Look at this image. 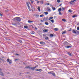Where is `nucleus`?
Instances as JSON below:
<instances>
[{
    "label": "nucleus",
    "instance_id": "nucleus-1",
    "mask_svg": "<svg viewBox=\"0 0 79 79\" xmlns=\"http://www.w3.org/2000/svg\"><path fill=\"white\" fill-rule=\"evenodd\" d=\"M21 18L20 17H17V21H19H19H21Z\"/></svg>",
    "mask_w": 79,
    "mask_h": 79
},
{
    "label": "nucleus",
    "instance_id": "nucleus-2",
    "mask_svg": "<svg viewBox=\"0 0 79 79\" xmlns=\"http://www.w3.org/2000/svg\"><path fill=\"white\" fill-rule=\"evenodd\" d=\"M7 62H9V64H11V60H10L9 59H7Z\"/></svg>",
    "mask_w": 79,
    "mask_h": 79
},
{
    "label": "nucleus",
    "instance_id": "nucleus-3",
    "mask_svg": "<svg viewBox=\"0 0 79 79\" xmlns=\"http://www.w3.org/2000/svg\"><path fill=\"white\" fill-rule=\"evenodd\" d=\"M37 66H35V67H31V68H30V69H32V70L33 71H34V69H36V68H37Z\"/></svg>",
    "mask_w": 79,
    "mask_h": 79
},
{
    "label": "nucleus",
    "instance_id": "nucleus-4",
    "mask_svg": "<svg viewBox=\"0 0 79 79\" xmlns=\"http://www.w3.org/2000/svg\"><path fill=\"white\" fill-rule=\"evenodd\" d=\"M35 71H39L40 72H41L42 71V69H36Z\"/></svg>",
    "mask_w": 79,
    "mask_h": 79
},
{
    "label": "nucleus",
    "instance_id": "nucleus-5",
    "mask_svg": "<svg viewBox=\"0 0 79 79\" xmlns=\"http://www.w3.org/2000/svg\"><path fill=\"white\" fill-rule=\"evenodd\" d=\"M65 47L67 48H71L72 47L71 46H65Z\"/></svg>",
    "mask_w": 79,
    "mask_h": 79
},
{
    "label": "nucleus",
    "instance_id": "nucleus-6",
    "mask_svg": "<svg viewBox=\"0 0 79 79\" xmlns=\"http://www.w3.org/2000/svg\"><path fill=\"white\" fill-rule=\"evenodd\" d=\"M47 11H49L50 12V11H51V10H50V8H49V7H47Z\"/></svg>",
    "mask_w": 79,
    "mask_h": 79
},
{
    "label": "nucleus",
    "instance_id": "nucleus-7",
    "mask_svg": "<svg viewBox=\"0 0 79 79\" xmlns=\"http://www.w3.org/2000/svg\"><path fill=\"white\" fill-rule=\"evenodd\" d=\"M68 54L69 56H73V54L70 52H68Z\"/></svg>",
    "mask_w": 79,
    "mask_h": 79
},
{
    "label": "nucleus",
    "instance_id": "nucleus-8",
    "mask_svg": "<svg viewBox=\"0 0 79 79\" xmlns=\"http://www.w3.org/2000/svg\"><path fill=\"white\" fill-rule=\"evenodd\" d=\"M13 21H17V17H15L13 19Z\"/></svg>",
    "mask_w": 79,
    "mask_h": 79
},
{
    "label": "nucleus",
    "instance_id": "nucleus-9",
    "mask_svg": "<svg viewBox=\"0 0 79 79\" xmlns=\"http://www.w3.org/2000/svg\"><path fill=\"white\" fill-rule=\"evenodd\" d=\"M40 43L41 45H44V44H45V43L44 42H40Z\"/></svg>",
    "mask_w": 79,
    "mask_h": 79
},
{
    "label": "nucleus",
    "instance_id": "nucleus-10",
    "mask_svg": "<svg viewBox=\"0 0 79 79\" xmlns=\"http://www.w3.org/2000/svg\"><path fill=\"white\" fill-rule=\"evenodd\" d=\"M76 1V0H73V1H71V2H70V3L71 4V5H72V4H73V2H75V1Z\"/></svg>",
    "mask_w": 79,
    "mask_h": 79
},
{
    "label": "nucleus",
    "instance_id": "nucleus-11",
    "mask_svg": "<svg viewBox=\"0 0 79 79\" xmlns=\"http://www.w3.org/2000/svg\"><path fill=\"white\" fill-rule=\"evenodd\" d=\"M72 32L73 33H74V34H76V30H73L72 31Z\"/></svg>",
    "mask_w": 79,
    "mask_h": 79
},
{
    "label": "nucleus",
    "instance_id": "nucleus-12",
    "mask_svg": "<svg viewBox=\"0 0 79 79\" xmlns=\"http://www.w3.org/2000/svg\"><path fill=\"white\" fill-rule=\"evenodd\" d=\"M0 75H1V76H3L4 75H3V72L0 71Z\"/></svg>",
    "mask_w": 79,
    "mask_h": 79
},
{
    "label": "nucleus",
    "instance_id": "nucleus-13",
    "mask_svg": "<svg viewBox=\"0 0 79 79\" xmlns=\"http://www.w3.org/2000/svg\"><path fill=\"white\" fill-rule=\"evenodd\" d=\"M39 2H40V3L43 4L44 3V0H42V1H39Z\"/></svg>",
    "mask_w": 79,
    "mask_h": 79
},
{
    "label": "nucleus",
    "instance_id": "nucleus-14",
    "mask_svg": "<svg viewBox=\"0 0 79 79\" xmlns=\"http://www.w3.org/2000/svg\"><path fill=\"white\" fill-rule=\"evenodd\" d=\"M52 10H53V11H55V10H56V8H55V7L52 6Z\"/></svg>",
    "mask_w": 79,
    "mask_h": 79
},
{
    "label": "nucleus",
    "instance_id": "nucleus-15",
    "mask_svg": "<svg viewBox=\"0 0 79 79\" xmlns=\"http://www.w3.org/2000/svg\"><path fill=\"white\" fill-rule=\"evenodd\" d=\"M28 23H33V21L31 20H28Z\"/></svg>",
    "mask_w": 79,
    "mask_h": 79
},
{
    "label": "nucleus",
    "instance_id": "nucleus-16",
    "mask_svg": "<svg viewBox=\"0 0 79 79\" xmlns=\"http://www.w3.org/2000/svg\"><path fill=\"white\" fill-rule=\"evenodd\" d=\"M31 67L30 66H26L25 67V68H27L28 69H31Z\"/></svg>",
    "mask_w": 79,
    "mask_h": 79
},
{
    "label": "nucleus",
    "instance_id": "nucleus-17",
    "mask_svg": "<svg viewBox=\"0 0 79 79\" xmlns=\"http://www.w3.org/2000/svg\"><path fill=\"white\" fill-rule=\"evenodd\" d=\"M37 9L39 11H40V6H38Z\"/></svg>",
    "mask_w": 79,
    "mask_h": 79
},
{
    "label": "nucleus",
    "instance_id": "nucleus-18",
    "mask_svg": "<svg viewBox=\"0 0 79 79\" xmlns=\"http://www.w3.org/2000/svg\"><path fill=\"white\" fill-rule=\"evenodd\" d=\"M43 32H48V30H43Z\"/></svg>",
    "mask_w": 79,
    "mask_h": 79
},
{
    "label": "nucleus",
    "instance_id": "nucleus-19",
    "mask_svg": "<svg viewBox=\"0 0 79 79\" xmlns=\"http://www.w3.org/2000/svg\"><path fill=\"white\" fill-rule=\"evenodd\" d=\"M61 8H60L58 9V11L59 12H60L61 11Z\"/></svg>",
    "mask_w": 79,
    "mask_h": 79
},
{
    "label": "nucleus",
    "instance_id": "nucleus-20",
    "mask_svg": "<svg viewBox=\"0 0 79 79\" xmlns=\"http://www.w3.org/2000/svg\"><path fill=\"white\" fill-rule=\"evenodd\" d=\"M54 31H58V28H55L54 29Z\"/></svg>",
    "mask_w": 79,
    "mask_h": 79
},
{
    "label": "nucleus",
    "instance_id": "nucleus-21",
    "mask_svg": "<svg viewBox=\"0 0 79 79\" xmlns=\"http://www.w3.org/2000/svg\"><path fill=\"white\" fill-rule=\"evenodd\" d=\"M68 12H70V13H72V10H71V9H70L68 10Z\"/></svg>",
    "mask_w": 79,
    "mask_h": 79
},
{
    "label": "nucleus",
    "instance_id": "nucleus-22",
    "mask_svg": "<svg viewBox=\"0 0 79 79\" xmlns=\"http://www.w3.org/2000/svg\"><path fill=\"white\" fill-rule=\"evenodd\" d=\"M44 13L46 15H48V12H45Z\"/></svg>",
    "mask_w": 79,
    "mask_h": 79
},
{
    "label": "nucleus",
    "instance_id": "nucleus-23",
    "mask_svg": "<svg viewBox=\"0 0 79 79\" xmlns=\"http://www.w3.org/2000/svg\"><path fill=\"white\" fill-rule=\"evenodd\" d=\"M45 24H46V25H48V24H49L48 23V22H45Z\"/></svg>",
    "mask_w": 79,
    "mask_h": 79
},
{
    "label": "nucleus",
    "instance_id": "nucleus-24",
    "mask_svg": "<svg viewBox=\"0 0 79 79\" xmlns=\"http://www.w3.org/2000/svg\"><path fill=\"white\" fill-rule=\"evenodd\" d=\"M62 21H64V22H65V21H66V19H62Z\"/></svg>",
    "mask_w": 79,
    "mask_h": 79
},
{
    "label": "nucleus",
    "instance_id": "nucleus-25",
    "mask_svg": "<svg viewBox=\"0 0 79 79\" xmlns=\"http://www.w3.org/2000/svg\"><path fill=\"white\" fill-rule=\"evenodd\" d=\"M50 21L52 23H54V20L53 19H52L50 20Z\"/></svg>",
    "mask_w": 79,
    "mask_h": 79
},
{
    "label": "nucleus",
    "instance_id": "nucleus-26",
    "mask_svg": "<svg viewBox=\"0 0 79 79\" xmlns=\"http://www.w3.org/2000/svg\"><path fill=\"white\" fill-rule=\"evenodd\" d=\"M47 19H47V18H44L43 19V20H44V21H46Z\"/></svg>",
    "mask_w": 79,
    "mask_h": 79
},
{
    "label": "nucleus",
    "instance_id": "nucleus-27",
    "mask_svg": "<svg viewBox=\"0 0 79 79\" xmlns=\"http://www.w3.org/2000/svg\"><path fill=\"white\" fill-rule=\"evenodd\" d=\"M28 8L29 9V11H31V8H30V6H28Z\"/></svg>",
    "mask_w": 79,
    "mask_h": 79
},
{
    "label": "nucleus",
    "instance_id": "nucleus-28",
    "mask_svg": "<svg viewBox=\"0 0 79 79\" xmlns=\"http://www.w3.org/2000/svg\"><path fill=\"white\" fill-rule=\"evenodd\" d=\"M52 18H53L52 17H49V19H48L49 20H50L52 19Z\"/></svg>",
    "mask_w": 79,
    "mask_h": 79
},
{
    "label": "nucleus",
    "instance_id": "nucleus-29",
    "mask_svg": "<svg viewBox=\"0 0 79 79\" xmlns=\"http://www.w3.org/2000/svg\"><path fill=\"white\" fill-rule=\"evenodd\" d=\"M52 74L53 76H55V73H52Z\"/></svg>",
    "mask_w": 79,
    "mask_h": 79
},
{
    "label": "nucleus",
    "instance_id": "nucleus-30",
    "mask_svg": "<svg viewBox=\"0 0 79 79\" xmlns=\"http://www.w3.org/2000/svg\"><path fill=\"white\" fill-rule=\"evenodd\" d=\"M24 28L25 29H27L28 27L27 26H25L24 27Z\"/></svg>",
    "mask_w": 79,
    "mask_h": 79
},
{
    "label": "nucleus",
    "instance_id": "nucleus-31",
    "mask_svg": "<svg viewBox=\"0 0 79 79\" xmlns=\"http://www.w3.org/2000/svg\"><path fill=\"white\" fill-rule=\"evenodd\" d=\"M50 37H53V35L51 34L50 35Z\"/></svg>",
    "mask_w": 79,
    "mask_h": 79
},
{
    "label": "nucleus",
    "instance_id": "nucleus-32",
    "mask_svg": "<svg viewBox=\"0 0 79 79\" xmlns=\"http://www.w3.org/2000/svg\"><path fill=\"white\" fill-rule=\"evenodd\" d=\"M19 59H16L15 60V61H19Z\"/></svg>",
    "mask_w": 79,
    "mask_h": 79
},
{
    "label": "nucleus",
    "instance_id": "nucleus-33",
    "mask_svg": "<svg viewBox=\"0 0 79 79\" xmlns=\"http://www.w3.org/2000/svg\"><path fill=\"white\" fill-rule=\"evenodd\" d=\"M76 34H77H77H79V31H77V30H76Z\"/></svg>",
    "mask_w": 79,
    "mask_h": 79
},
{
    "label": "nucleus",
    "instance_id": "nucleus-34",
    "mask_svg": "<svg viewBox=\"0 0 79 79\" xmlns=\"http://www.w3.org/2000/svg\"><path fill=\"white\" fill-rule=\"evenodd\" d=\"M19 42H20V43H21L22 42V41L21 40H19Z\"/></svg>",
    "mask_w": 79,
    "mask_h": 79
},
{
    "label": "nucleus",
    "instance_id": "nucleus-35",
    "mask_svg": "<svg viewBox=\"0 0 79 79\" xmlns=\"http://www.w3.org/2000/svg\"><path fill=\"white\" fill-rule=\"evenodd\" d=\"M76 16H76V15H74L72 16V17H73V18H75V17H76Z\"/></svg>",
    "mask_w": 79,
    "mask_h": 79
},
{
    "label": "nucleus",
    "instance_id": "nucleus-36",
    "mask_svg": "<svg viewBox=\"0 0 79 79\" xmlns=\"http://www.w3.org/2000/svg\"><path fill=\"white\" fill-rule=\"evenodd\" d=\"M57 2L58 3H60V0H57Z\"/></svg>",
    "mask_w": 79,
    "mask_h": 79
},
{
    "label": "nucleus",
    "instance_id": "nucleus-37",
    "mask_svg": "<svg viewBox=\"0 0 79 79\" xmlns=\"http://www.w3.org/2000/svg\"><path fill=\"white\" fill-rule=\"evenodd\" d=\"M45 40H48V37H47L45 38Z\"/></svg>",
    "mask_w": 79,
    "mask_h": 79
},
{
    "label": "nucleus",
    "instance_id": "nucleus-38",
    "mask_svg": "<svg viewBox=\"0 0 79 79\" xmlns=\"http://www.w3.org/2000/svg\"><path fill=\"white\" fill-rule=\"evenodd\" d=\"M43 16H44L43 15H40V17H43Z\"/></svg>",
    "mask_w": 79,
    "mask_h": 79
},
{
    "label": "nucleus",
    "instance_id": "nucleus-39",
    "mask_svg": "<svg viewBox=\"0 0 79 79\" xmlns=\"http://www.w3.org/2000/svg\"><path fill=\"white\" fill-rule=\"evenodd\" d=\"M66 34V32L65 31L62 33V34Z\"/></svg>",
    "mask_w": 79,
    "mask_h": 79
},
{
    "label": "nucleus",
    "instance_id": "nucleus-40",
    "mask_svg": "<svg viewBox=\"0 0 79 79\" xmlns=\"http://www.w3.org/2000/svg\"><path fill=\"white\" fill-rule=\"evenodd\" d=\"M30 1L31 3H33V2H34V1H32V0H30Z\"/></svg>",
    "mask_w": 79,
    "mask_h": 79
},
{
    "label": "nucleus",
    "instance_id": "nucleus-41",
    "mask_svg": "<svg viewBox=\"0 0 79 79\" xmlns=\"http://www.w3.org/2000/svg\"><path fill=\"white\" fill-rule=\"evenodd\" d=\"M12 24H13V25H16V23H12Z\"/></svg>",
    "mask_w": 79,
    "mask_h": 79
},
{
    "label": "nucleus",
    "instance_id": "nucleus-42",
    "mask_svg": "<svg viewBox=\"0 0 79 79\" xmlns=\"http://www.w3.org/2000/svg\"><path fill=\"white\" fill-rule=\"evenodd\" d=\"M77 29L78 31H79V27H77Z\"/></svg>",
    "mask_w": 79,
    "mask_h": 79
},
{
    "label": "nucleus",
    "instance_id": "nucleus-43",
    "mask_svg": "<svg viewBox=\"0 0 79 79\" xmlns=\"http://www.w3.org/2000/svg\"><path fill=\"white\" fill-rule=\"evenodd\" d=\"M23 64H27V63L26 62H25L23 63Z\"/></svg>",
    "mask_w": 79,
    "mask_h": 79
},
{
    "label": "nucleus",
    "instance_id": "nucleus-44",
    "mask_svg": "<svg viewBox=\"0 0 79 79\" xmlns=\"http://www.w3.org/2000/svg\"><path fill=\"white\" fill-rule=\"evenodd\" d=\"M59 15H62V14H61V13L60 12L59 13Z\"/></svg>",
    "mask_w": 79,
    "mask_h": 79
},
{
    "label": "nucleus",
    "instance_id": "nucleus-45",
    "mask_svg": "<svg viewBox=\"0 0 79 79\" xmlns=\"http://www.w3.org/2000/svg\"><path fill=\"white\" fill-rule=\"evenodd\" d=\"M27 6H29V3H27Z\"/></svg>",
    "mask_w": 79,
    "mask_h": 79
},
{
    "label": "nucleus",
    "instance_id": "nucleus-46",
    "mask_svg": "<svg viewBox=\"0 0 79 79\" xmlns=\"http://www.w3.org/2000/svg\"><path fill=\"white\" fill-rule=\"evenodd\" d=\"M52 73L51 72L48 73V74H52Z\"/></svg>",
    "mask_w": 79,
    "mask_h": 79
},
{
    "label": "nucleus",
    "instance_id": "nucleus-47",
    "mask_svg": "<svg viewBox=\"0 0 79 79\" xmlns=\"http://www.w3.org/2000/svg\"><path fill=\"white\" fill-rule=\"evenodd\" d=\"M34 33H35L33 31V33H31V34H34Z\"/></svg>",
    "mask_w": 79,
    "mask_h": 79
},
{
    "label": "nucleus",
    "instance_id": "nucleus-48",
    "mask_svg": "<svg viewBox=\"0 0 79 79\" xmlns=\"http://www.w3.org/2000/svg\"><path fill=\"white\" fill-rule=\"evenodd\" d=\"M62 10H64L65 8H64L62 7Z\"/></svg>",
    "mask_w": 79,
    "mask_h": 79
},
{
    "label": "nucleus",
    "instance_id": "nucleus-49",
    "mask_svg": "<svg viewBox=\"0 0 79 79\" xmlns=\"http://www.w3.org/2000/svg\"><path fill=\"white\" fill-rule=\"evenodd\" d=\"M0 16H3V15H2V14H0Z\"/></svg>",
    "mask_w": 79,
    "mask_h": 79
},
{
    "label": "nucleus",
    "instance_id": "nucleus-50",
    "mask_svg": "<svg viewBox=\"0 0 79 79\" xmlns=\"http://www.w3.org/2000/svg\"><path fill=\"white\" fill-rule=\"evenodd\" d=\"M71 31V28H70V30L68 31Z\"/></svg>",
    "mask_w": 79,
    "mask_h": 79
},
{
    "label": "nucleus",
    "instance_id": "nucleus-51",
    "mask_svg": "<svg viewBox=\"0 0 79 79\" xmlns=\"http://www.w3.org/2000/svg\"><path fill=\"white\" fill-rule=\"evenodd\" d=\"M47 5H50V3H48Z\"/></svg>",
    "mask_w": 79,
    "mask_h": 79
},
{
    "label": "nucleus",
    "instance_id": "nucleus-52",
    "mask_svg": "<svg viewBox=\"0 0 79 79\" xmlns=\"http://www.w3.org/2000/svg\"><path fill=\"white\" fill-rule=\"evenodd\" d=\"M39 16V15H36V16L38 17Z\"/></svg>",
    "mask_w": 79,
    "mask_h": 79
},
{
    "label": "nucleus",
    "instance_id": "nucleus-53",
    "mask_svg": "<svg viewBox=\"0 0 79 79\" xmlns=\"http://www.w3.org/2000/svg\"><path fill=\"white\" fill-rule=\"evenodd\" d=\"M21 73H20L19 74V76H21Z\"/></svg>",
    "mask_w": 79,
    "mask_h": 79
},
{
    "label": "nucleus",
    "instance_id": "nucleus-54",
    "mask_svg": "<svg viewBox=\"0 0 79 79\" xmlns=\"http://www.w3.org/2000/svg\"><path fill=\"white\" fill-rule=\"evenodd\" d=\"M35 29H36V30H37V28L35 27Z\"/></svg>",
    "mask_w": 79,
    "mask_h": 79
},
{
    "label": "nucleus",
    "instance_id": "nucleus-55",
    "mask_svg": "<svg viewBox=\"0 0 79 79\" xmlns=\"http://www.w3.org/2000/svg\"><path fill=\"white\" fill-rule=\"evenodd\" d=\"M16 55H19V54H18L16 53Z\"/></svg>",
    "mask_w": 79,
    "mask_h": 79
},
{
    "label": "nucleus",
    "instance_id": "nucleus-56",
    "mask_svg": "<svg viewBox=\"0 0 79 79\" xmlns=\"http://www.w3.org/2000/svg\"><path fill=\"white\" fill-rule=\"evenodd\" d=\"M37 3H39V1H37Z\"/></svg>",
    "mask_w": 79,
    "mask_h": 79
},
{
    "label": "nucleus",
    "instance_id": "nucleus-57",
    "mask_svg": "<svg viewBox=\"0 0 79 79\" xmlns=\"http://www.w3.org/2000/svg\"><path fill=\"white\" fill-rule=\"evenodd\" d=\"M66 43H67V42H64V44H65Z\"/></svg>",
    "mask_w": 79,
    "mask_h": 79
},
{
    "label": "nucleus",
    "instance_id": "nucleus-58",
    "mask_svg": "<svg viewBox=\"0 0 79 79\" xmlns=\"http://www.w3.org/2000/svg\"><path fill=\"white\" fill-rule=\"evenodd\" d=\"M0 71H2V69H1V68H0Z\"/></svg>",
    "mask_w": 79,
    "mask_h": 79
},
{
    "label": "nucleus",
    "instance_id": "nucleus-59",
    "mask_svg": "<svg viewBox=\"0 0 79 79\" xmlns=\"http://www.w3.org/2000/svg\"><path fill=\"white\" fill-rule=\"evenodd\" d=\"M70 79H73V78H70Z\"/></svg>",
    "mask_w": 79,
    "mask_h": 79
},
{
    "label": "nucleus",
    "instance_id": "nucleus-60",
    "mask_svg": "<svg viewBox=\"0 0 79 79\" xmlns=\"http://www.w3.org/2000/svg\"><path fill=\"white\" fill-rule=\"evenodd\" d=\"M59 6H61V4H60V5H59Z\"/></svg>",
    "mask_w": 79,
    "mask_h": 79
},
{
    "label": "nucleus",
    "instance_id": "nucleus-61",
    "mask_svg": "<svg viewBox=\"0 0 79 79\" xmlns=\"http://www.w3.org/2000/svg\"><path fill=\"white\" fill-rule=\"evenodd\" d=\"M56 18V17L54 16V18Z\"/></svg>",
    "mask_w": 79,
    "mask_h": 79
},
{
    "label": "nucleus",
    "instance_id": "nucleus-62",
    "mask_svg": "<svg viewBox=\"0 0 79 79\" xmlns=\"http://www.w3.org/2000/svg\"><path fill=\"white\" fill-rule=\"evenodd\" d=\"M77 25H79V23L77 24Z\"/></svg>",
    "mask_w": 79,
    "mask_h": 79
},
{
    "label": "nucleus",
    "instance_id": "nucleus-63",
    "mask_svg": "<svg viewBox=\"0 0 79 79\" xmlns=\"http://www.w3.org/2000/svg\"><path fill=\"white\" fill-rule=\"evenodd\" d=\"M5 34H6L7 33V32H5Z\"/></svg>",
    "mask_w": 79,
    "mask_h": 79
},
{
    "label": "nucleus",
    "instance_id": "nucleus-64",
    "mask_svg": "<svg viewBox=\"0 0 79 79\" xmlns=\"http://www.w3.org/2000/svg\"><path fill=\"white\" fill-rule=\"evenodd\" d=\"M2 79H5V78H3Z\"/></svg>",
    "mask_w": 79,
    "mask_h": 79
}]
</instances>
